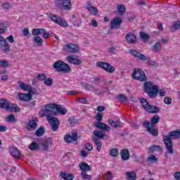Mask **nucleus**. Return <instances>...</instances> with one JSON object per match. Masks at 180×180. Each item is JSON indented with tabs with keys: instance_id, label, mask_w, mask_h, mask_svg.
<instances>
[{
	"instance_id": "nucleus-60",
	"label": "nucleus",
	"mask_w": 180,
	"mask_h": 180,
	"mask_svg": "<svg viewBox=\"0 0 180 180\" xmlns=\"http://www.w3.org/2000/svg\"><path fill=\"white\" fill-rule=\"evenodd\" d=\"M91 25L93 27H98V22H96V20H91Z\"/></svg>"
},
{
	"instance_id": "nucleus-39",
	"label": "nucleus",
	"mask_w": 180,
	"mask_h": 180,
	"mask_svg": "<svg viewBox=\"0 0 180 180\" xmlns=\"http://www.w3.org/2000/svg\"><path fill=\"white\" fill-rule=\"evenodd\" d=\"M94 134L96 137H98V139H103L105 136L103 131L98 130L94 131Z\"/></svg>"
},
{
	"instance_id": "nucleus-18",
	"label": "nucleus",
	"mask_w": 180,
	"mask_h": 180,
	"mask_svg": "<svg viewBox=\"0 0 180 180\" xmlns=\"http://www.w3.org/2000/svg\"><path fill=\"white\" fill-rule=\"evenodd\" d=\"M53 145V141L51 139H46L39 143L41 147L42 151H47L49 147Z\"/></svg>"
},
{
	"instance_id": "nucleus-29",
	"label": "nucleus",
	"mask_w": 180,
	"mask_h": 180,
	"mask_svg": "<svg viewBox=\"0 0 180 180\" xmlns=\"http://www.w3.org/2000/svg\"><path fill=\"white\" fill-rule=\"evenodd\" d=\"M67 115V108L60 105H56V115Z\"/></svg>"
},
{
	"instance_id": "nucleus-14",
	"label": "nucleus",
	"mask_w": 180,
	"mask_h": 180,
	"mask_svg": "<svg viewBox=\"0 0 180 180\" xmlns=\"http://www.w3.org/2000/svg\"><path fill=\"white\" fill-rule=\"evenodd\" d=\"M18 86H20V88H21L22 91H25V92H29L30 94H34V89H33V87L22 81L18 82Z\"/></svg>"
},
{
	"instance_id": "nucleus-27",
	"label": "nucleus",
	"mask_w": 180,
	"mask_h": 180,
	"mask_svg": "<svg viewBox=\"0 0 180 180\" xmlns=\"http://www.w3.org/2000/svg\"><path fill=\"white\" fill-rule=\"evenodd\" d=\"M79 167L82 172H88L91 171V166H89L87 163L82 162L79 164Z\"/></svg>"
},
{
	"instance_id": "nucleus-53",
	"label": "nucleus",
	"mask_w": 180,
	"mask_h": 180,
	"mask_svg": "<svg viewBox=\"0 0 180 180\" xmlns=\"http://www.w3.org/2000/svg\"><path fill=\"white\" fill-rule=\"evenodd\" d=\"M11 6V3L5 2L2 4V7L4 8V9H9Z\"/></svg>"
},
{
	"instance_id": "nucleus-34",
	"label": "nucleus",
	"mask_w": 180,
	"mask_h": 180,
	"mask_svg": "<svg viewBox=\"0 0 180 180\" xmlns=\"http://www.w3.org/2000/svg\"><path fill=\"white\" fill-rule=\"evenodd\" d=\"M136 173L133 172H127L126 173V178L127 180H136Z\"/></svg>"
},
{
	"instance_id": "nucleus-7",
	"label": "nucleus",
	"mask_w": 180,
	"mask_h": 180,
	"mask_svg": "<svg viewBox=\"0 0 180 180\" xmlns=\"http://www.w3.org/2000/svg\"><path fill=\"white\" fill-rule=\"evenodd\" d=\"M129 51H130L131 54H132V56H134V57H136V58H139V60H141L142 61H146L148 60L146 62V64L148 65H152V66L155 65V62L150 60L149 58H147L143 53H141L134 49H130Z\"/></svg>"
},
{
	"instance_id": "nucleus-5",
	"label": "nucleus",
	"mask_w": 180,
	"mask_h": 180,
	"mask_svg": "<svg viewBox=\"0 0 180 180\" xmlns=\"http://www.w3.org/2000/svg\"><path fill=\"white\" fill-rule=\"evenodd\" d=\"M0 108L9 112H19V107L7 100H0Z\"/></svg>"
},
{
	"instance_id": "nucleus-57",
	"label": "nucleus",
	"mask_w": 180,
	"mask_h": 180,
	"mask_svg": "<svg viewBox=\"0 0 180 180\" xmlns=\"http://www.w3.org/2000/svg\"><path fill=\"white\" fill-rule=\"evenodd\" d=\"M7 40L9 43H15V39L13 38V36L10 35L7 37Z\"/></svg>"
},
{
	"instance_id": "nucleus-63",
	"label": "nucleus",
	"mask_w": 180,
	"mask_h": 180,
	"mask_svg": "<svg viewBox=\"0 0 180 180\" xmlns=\"http://www.w3.org/2000/svg\"><path fill=\"white\" fill-rule=\"evenodd\" d=\"M109 53H111V54H116V49L115 47L110 48Z\"/></svg>"
},
{
	"instance_id": "nucleus-25",
	"label": "nucleus",
	"mask_w": 180,
	"mask_h": 180,
	"mask_svg": "<svg viewBox=\"0 0 180 180\" xmlns=\"http://www.w3.org/2000/svg\"><path fill=\"white\" fill-rule=\"evenodd\" d=\"M27 129L28 130H36L37 129V120H34L30 121L27 124Z\"/></svg>"
},
{
	"instance_id": "nucleus-23",
	"label": "nucleus",
	"mask_w": 180,
	"mask_h": 180,
	"mask_svg": "<svg viewBox=\"0 0 180 180\" xmlns=\"http://www.w3.org/2000/svg\"><path fill=\"white\" fill-rule=\"evenodd\" d=\"M87 10L91 15H94V16H96L98 15V8L96 7L93 6L92 4H91V2H87Z\"/></svg>"
},
{
	"instance_id": "nucleus-35",
	"label": "nucleus",
	"mask_w": 180,
	"mask_h": 180,
	"mask_svg": "<svg viewBox=\"0 0 180 180\" xmlns=\"http://www.w3.org/2000/svg\"><path fill=\"white\" fill-rule=\"evenodd\" d=\"M32 41L37 44V46H43V39L40 37H35L33 38Z\"/></svg>"
},
{
	"instance_id": "nucleus-36",
	"label": "nucleus",
	"mask_w": 180,
	"mask_h": 180,
	"mask_svg": "<svg viewBox=\"0 0 180 180\" xmlns=\"http://www.w3.org/2000/svg\"><path fill=\"white\" fill-rule=\"evenodd\" d=\"M117 12L120 15H124V12H126V7L123 4H120L117 6Z\"/></svg>"
},
{
	"instance_id": "nucleus-33",
	"label": "nucleus",
	"mask_w": 180,
	"mask_h": 180,
	"mask_svg": "<svg viewBox=\"0 0 180 180\" xmlns=\"http://www.w3.org/2000/svg\"><path fill=\"white\" fill-rule=\"evenodd\" d=\"M60 177H62V179L64 180L74 179V176H72V174H67V173H64V172L60 173Z\"/></svg>"
},
{
	"instance_id": "nucleus-2",
	"label": "nucleus",
	"mask_w": 180,
	"mask_h": 180,
	"mask_svg": "<svg viewBox=\"0 0 180 180\" xmlns=\"http://www.w3.org/2000/svg\"><path fill=\"white\" fill-rule=\"evenodd\" d=\"M144 89L145 92L148 94L150 98L157 97V95H158V92L160 96H165V95H167V91H165V89H160V87H158V86L155 85V84L151 82H146L144 83Z\"/></svg>"
},
{
	"instance_id": "nucleus-52",
	"label": "nucleus",
	"mask_w": 180,
	"mask_h": 180,
	"mask_svg": "<svg viewBox=\"0 0 180 180\" xmlns=\"http://www.w3.org/2000/svg\"><path fill=\"white\" fill-rule=\"evenodd\" d=\"M164 102L166 105H171V103H172V99L169 97H166L164 99Z\"/></svg>"
},
{
	"instance_id": "nucleus-41",
	"label": "nucleus",
	"mask_w": 180,
	"mask_h": 180,
	"mask_svg": "<svg viewBox=\"0 0 180 180\" xmlns=\"http://www.w3.org/2000/svg\"><path fill=\"white\" fill-rule=\"evenodd\" d=\"M158 160V159L155 155H150L147 158L148 162H150L151 164L157 162Z\"/></svg>"
},
{
	"instance_id": "nucleus-49",
	"label": "nucleus",
	"mask_w": 180,
	"mask_h": 180,
	"mask_svg": "<svg viewBox=\"0 0 180 180\" xmlns=\"http://www.w3.org/2000/svg\"><path fill=\"white\" fill-rule=\"evenodd\" d=\"M140 37H141V39H142V40H148V39H150V37L148 36V34L145 32H141Z\"/></svg>"
},
{
	"instance_id": "nucleus-43",
	"label": "nucleus",
	"mask_w": 180,
	"mask_h": 180,
	"mask_svg": "<svg viewBox=\"0 0 180 180\" xmlns=\"http://www.w3.org/2000/svg\"><path fill=\"white\" fill-rule=\"evenodd\" d=\"M72 18V20L73 22V25L78 27L79 25H81V21L77 19V16H75V15H73Z\"/></svg>"
},
{
	"instance_id": "nucleus-24",
	"label": "nucleus",
	"mask_w": 180,
	"mask_h": 180,
	"mask_svg": "<svg viewBox=\"0 0 180 180\" xmlns=\"http://www.w3.org/2000/svg\"><path fill=\"white\" fill-rule=\"evenodd\" d=\"M125 39L128 43H131V44H134V43H136V40H137L136 35L131 32L128 33L126 35Z\"/></svg>"
},
{
	"instance_id": "nucleus-4",
	"label": "nucleus",
	"mask_w": 180,
	"mask_h": 180,
	"mask_svg": "<svg viewBox=\"0 0 180 180\" xmlns=\"http://www.w3.org/2000/svg\"><path fill=\"white\" fill-rule=\"evenodd\" d=\"M160 122V117L158 115H155L153 117L151 120V123L148 122V121H146L143 122L144 127L147 128V130L152 136H158V131L155 128V124Z\"/></svg>"
},
{
	"instance_id": "nucleus-37",
	"label": "nucleus",
	"mask_w": 180,
	"mask_h": 180,
	"mask_svg": "<svg viewBox=\"0 0 180 180\" xmlns=\"http://www.w3.org/2000/svg\"><path fill=\"white\" fill-rule=\"evenodd\" d=\"M93 141L95 143L97 147V151H101V149L102 148V143L100 142V141L96 138H93Z\"/></svg>"
},
{
	"instance_id": "nucleus-15",
	"label": "nucleus",
	"mask_w": 180,
	"mask_h": 180,
	"mask_svg": "<svg viewBox=\"0 0 180 180\" xmlns=\"http://www.w3.org/2000/svg\"><path fill=\"white\" fill-rule=\"evenodd\" d=\"M0 48L3 51H4V53H8V51H10L11 50L9 48V44H8L6 39L2 37H0Z\"/></svg>"
},
{
	"instance_id": "nucleus-16",
	"label": "nucleus",
	"mask_w": 180,
	"mask_h": 180,
	"mask_svg": "<svg viewBox=\"0 0 180 180\" xmlns=\"http://www.w3.org/2000/svg\"><path fill=\"white\" fill-rule=\"evenodd\" d=\"M123 20L121 18L117 17L111 20L110 26L112 29H119Z\"/></svg>"
},
{
	"instance_id": "nucleus-54",
	"label": "nucleus",
	"mask_w": 180,
	"mask_h": 180,
	"mask_svg": "<svg viewBox=\"0 0 180 180\" xmlns=\"http://www.w3.org/2000/svg\"><path fill=\"white\" fill-rule=\"evenodd\" d=\"M77 102H79V103H86V98H77Z\"/></svg>"
},
{
	"instance_id": "nucleus-10",
	"label": "nucleus",
	"mask_w": 180,
	"mask_h": 180,
	"mask_svg": "<svg viewBox=\"0 0 180 180\" xmlns=\"http://www.w3.org/2000/svg\"><path fill=\"white\" fill-rule=\"evenodd\" d=\"M56 5L58 8L63 11H70L72 8L70 0H56Z\"/></svg>"
},
{
	"instance_id": "nucleus-45",
	"label": "nucleus",
	"mask_w": 180,
	"mask_h": 180,
	"mask_svg": "<svg viewBox=\"0 0 180 180\" xmlns=\"http://www.w3.org/2000/svg\"><path fill=\"white\" fill-rule=\"evenodd\" d=\"M172 28L174 30H179V29H180V21H175V22H174Z\"/></svg>"
},
{
	"instance_id": "nucleus-42",
	"label": "nucleus",
	"mask_w": 180,
	"mask_h": 180,
	"mask_svg": "<svg viewBox=\"0 0 180 180\" xmlns=\"http://www.w3.org/2000/svg\"><path fill=\"white\" fill-rule=\"evenodd\" d=\"M44 85H46V86H51L53 85V78L49 77V78H46L45 80L44 81Z\"/></svg>"
},
{
	"instance_id": "nucleus-47",
	"label": "nucleus",
	"mask_w": 180,
	"mask_h": 180,
	"mask_svg": "<svg viewBox=\"0 0 180 180\" xmlns=\"http://www.w3.org/2000/svg\"><path fill=\"white\" fill-rule=\"evenodd\" d=\"M6 120L9 122L10 123H13V122H16V119L13 115H10L7 117H6Z\"/></svg>"
},
{
	"instance_id": "nucleus-55",
	"label": "nucleus",
	"mask_w": 180,
	"mask_h": 180,
	"mask_svg": "<svg viewBox=\"0 0 180 180\" xmlns=\"http://www.w3.org/2000/svg\"><path fill=\"white\" fill-rule=\"evenodd\" d=\"M47 78V76L46 75H38V79L39 81H45V79Z\"/></svg>"
},
{
	"instance_id": "nucleus-48",
	"label": "nucleus",
	"mask_w": 180,
	"mask_h": 180,
	"mask_svg": "<svg viewBox=\"0 0 180 180\" xmlns=\"http://www.w3.org/2000/svg\"><path fill=\"white\" fill-rule=\"evenodd\" d=\"M96 119L98 122H102V119H103V113L98 112L96 115Z\"/></svg>"
},
{
	"instance_id": "nucleus-32",
	"label": "nucleus",
	"mask_w": 180,
	"mask_h": 180,
	"mask_svg": "<svg viewBox=\"0 0 180 180\" xmlns=\"http://www.w3.org/2000/svg\"><path fill=\"white\" fill-rule=\"evenodd\" d=\"M42 33H44V29L34 28L32 30L33 36L39 37V35L42 34Z\"/></svg>"
},
{
	"instance_id": "nucleus-22",
	"label": "nucleus",
	"mask_w": 180,
	"mask_h": 180,
	"mask_svg": "<svg viewBox=\"0 0 180 180\" xmlns=\"http://www.w3.org/2000/svg\"><path fill=\"white\" fill-rule=\"evenodd\" d=\"M95 126L97 127L98 129H101L105 131H110V127L103 122H96Z\"/></svg>"
},
{
	"instance_id": "nucleus-21",
	"label": "nucleus",
	"mask_w": 180,
	"mask_h": 180,
	"mask_svg": "<svg viewBox=\"0 0 180 180\" xmlns=\"http://www.w3.org/2000/svg\"><path fill=\"white\" fill-rule=\"evenodd\" d=\"M67 60L68 63L70 64H74L75 65H79V64H82V60L77 59L73 56H68L67 57Z\"/></svg>"
},
{
	"instance_id": "nucleus-59",
	"label": "nucleus",
	"mask_w": 180,
	"mask_h": 180,
	"mask_svg": "<svg viewBox=\"0 0 180 180\" xmlns=\"http://www.w3.org/2000/svg\"><path fill=\"white\" fill-rule=\"evenodd\" d=\"M112 173L110 172H108L106 174H105V177H106V179L105 180H110L112 179Z\"/></svg>"
},
{
	"instance_id": "nucleus-40",
	"label": "nucleus",
	"mask_w": 180,
	"mask_h": 180,
	"mask_svg": "<svg viewBox=\"0 0 180 180\" xmlns=\"http://www.w3.org/2000/svg\"><path fill=\"white\" fill-rule=\"evenodd\" d=\"M35 134L37 136V137H41V135L44 134V127H40L38 129H37Z\"/></svg>"
},
{
	"instance_id": "nucleus-20",
	"label": "nucleus",
	"mask_w": 180,
	"mask_h": 180,
	"mask_svg": "<svg viewBox=\"0 0 180 180\" xmlns=\"http://www.w3.org/2000/svg\"><path fill=\"white\" fill-rule=\"evenodd\" d=\"M18 98L20 99V101H24L25 102H29V101H32V95L30 93H20L18 94Z\"/></svg>"
},
{
	"instance_id": "nucleus-30",
	"label": "nucleus",
	"mask_w": 180,
	"mask_h": 180,
	"mask_svg": "<svg viewBox=\"0 0 180 180\" xmlns=\"http://www.w3.org/2000/svg\"><path fill=\"white\" fill-rule=\"evenodd\" d=\"M121 157L124 161H127V160H129V150L123 149L121 151Z\"/></svg>"
},
{
	"instance_id": "nucleus-8",
	"label": "nucleus",
	"mask_w": 180,
	"mask_h": 180,
	"mask_svg": "<svg viewBox=\"0 0 180 180\" xmlns=\"http://www.w3.org/2000/svg\"><path fill=\"white\" fill-rule=\"evenodd\" d=\"M48 18L52 20V22H54V23H56V25H59L60 26H62L63 27H67L68 26V22L65 20H63L61 18V17L53 14V13H48L47 14Z\"/></svg>"
},
{
	"instance_id": "nucleus-64",
	"label": "nucleus",
	"mask_w": 180,
	"mask_h": 180,
	"mask_svg": "<svg viewBox=\"0 0 180 180\" xmlns=\"http://www.w3.org/2000/svg\"><path fill=\"white\" fill-rule=\"evenodd\" d=\"M105 110V107L103 105H99L97 107L98 112H103Z\"/></svg>"
},
{
	"instance_id": "nucleus-56",
	"label": "nucleus",
	"mask_w": 180,
	"mask_h": 180,
	"mask_svg": "<svg viewBox=\"0 0 180 180\" xmlns=\"http://www.w3.org/2000/svg\"><path fill=\"white\" fill-rule=\"evenodd\" d=\"M86 148L88 150V151H92L94 146H92V143H86Z\"/></svg>"
},
{
	"instance_id": "nucleus-44",
	"label": "nucleus",
	"mask_w": 180,
	"mask_h": 180,
	"mask_svg": "<svg viewBox=\"0 0 180 180\" xmlns=\"http://www.w3.org/2000/svg\"><path fill=\"white\" fill-rule=\"evenodd\" d=\"M109 154L111 157H117L119 155V151L116 148H112L110 150Z\"/></svg>"
},
{
	"instance_id": "nucleus-50",
	"label": "nucleus",
	"mask_w": 180,
	"mask_h": 180,
	"mask_svg": "<svg viewBox=\"0 0 180 180\" xmlns=\"http://www.w3.org/2000/svg\"><path fill=\"white\" fill-rule=\"evenodd\" d=\"M22 34L23 36H25V37H27L29 34H30V31H29V28L25 27L22 30Z\"/></svg>"
},
{
	"instance_id": "nucleus-11",
	"label": "nucleus",
	"mask_w": 180,
	"mask_h": 180,
	"mask_svg": "<svg viewBox=\"0 0 180 180\" xmlns=\"http://www.w3.org/2000/svg\"><path fill=\"white\" fill-rule=\"evenodd\" d=\"M96 67L98 68H103L106 72H110V74H113L115 72V68L109 65V63L106 62H97L96 63Z\"/></svg>"
},
{
	"instance_id": "nucleus-1",
	"label": "nucleus",
	"mask_w": 180,
	"mask_h": 180,
	"mask_svg": "<svg viewBox=\"0 0 180 180\" xmlns=\"http://www.w3.org/2000/svg\"><path fill=\"white\" fill-rule=\"evenodd\" d=\"M44 108H45L44 110L39 112V116H41V117L46 116V120L51 125L53 131H57L58 126H60V122H58V120L56 117H53L57 115V105L46 104ZM50 115L52 116H50Z\"/></svg>"
},
{
	"instance_id": "nucleus-13",
	"label": "nucleus",
	"mask_w": 180,
	"mask_h": 180,
	"mask_svg": "<svg viewBox=\"0 0 180 180\" xmlns=\"http://www.w3.org/2000/svg\"><path fill=\"white\" fill-rule=\"evenodd\" d=\"M63 50L68 53H78L79 51V46L74 44H68L63 46Z\"/></svg>"
},
{
	"instance_id": "nucleus-3",
	"label": "nucleus",
	"mask_w": 180,
	"mask_h": 180,
	"mask_svg": "<svg viewBox=\"0 0 180 180\" xmlns=\"http://www.w3.org/2000/svg\"><path fill=\"white\" fill-rule=\"evenodd\" d=\"M180 138V129L177 131H170L169 136H165L163 137V141L165 144L166 148L169 154H174V149L172 148V140L171 139H179Z\"/></svg>"
},
{
	"instance_id": "nucleus-9",
	"label": "nucleus",
	"mask_w": 180,
	"mask_h": 180,
	"mask_svg": "<svg viewBox=\"0 0 180 180\" xmlns=\"http://www.w3.org/2000/svg\"><path fill=\"white\" fill-rule=\"evenodd\" d=\"M141 103L143 109H145L146 112H149V113H158V112H160V108H158V107L150 105V103L144 98L141 99Z\"/></svg>"
},
{
	"instance_id": "nucleus-28",
	"label": "nucleus",
	"mask_w": 180,
	"mask_h": 180,
	"mask_svg": "<svg viewBox=\"0 0 180 180\" xmlns=\"http://www.w3.org/2000/svg\"><path fill=\"white\" fill-rule=\"evenodd\" d=\"M151 50L153 51V53H158L161 51L162 50V45H161V42L155 43L152 46Z\"/></svg>"
},
{
	"instance_id": "nucleus-6",
	"label": "nucleus",
	"mask_w": 180,
	"mask_h": 180,
	"mask_svg": "<svg viewBox=\"0 0 180 180\" xmlns=\"http://www.w3.org/2000/svg\"><path fill=\"white\" fill-rule=\"evenodd\" d=\"M53 68L58 71V72H65L67 74L71 71V68L68 64L64 63V61L58 60L53 64Z\"/></svg>"
},
{
	"instance_id": "nucleus-61",
	"label": "nucleus",
	"mask_w": 180,
	"mask_h": 180,
	"mask_svg": "<svg viewBox=\"0 0 180 180\" xmlns=\"http://www.w3.org/2000/svg\"><path fill=\"white\" fill-rule=\"evenodd\" d=\"M118 99H120V101H127V98L126 96H124V95H123V94L119 95V96H118Z\"/></svg>"
},
{
	"instance_id": "nucleus-51",
	"label": "nucleus",
	"mask_w": 180,
	"mask_h": 180,
	"mask_svg": "<svg viewBox=\"0 0 180 180\" xmlns=\"http://www.w3.org/2000/svg\"><path fill=\"white\" fill-rule=\"evenodd\" d=\"M8 61L7 60H0V67H3L4 68H6L8 67Z\"/></svg>"
},
{
	"instance_id": "nucleus-19",
	"label": "nucleus",
	"mask_w": 180,
	"mask_h": 180,
	"mask_svg": "<svg viewBox=\"0 0 180 180\" xmlns=\"http://www.w3.org/2000/svg\"><path fill=\"white\" fill-rule=\"evenodd\" d=\"M9 153L14 158H20V157H22L20 151L15 147H11L9 149Z\"/></svg>"
},
{
	"instance_id": "nucleus-38",
	"label": "nucleus",
	"mask_w": 180,
	"mask_h": 180,
	"mask_svg": "<svg viewBox=\"0 0 180 180\" xmlns=\"http://www.w3.org/2000/svg\"><path fill=\"white\" fill-rule=\"evenodd\" d=\"M82 179L83 180H92V176L86 174V172H82L81 173Z\"/></svg>"
},
{
	"instance_id": "nucleus-17",
	"label": "nucleus",
	"mask_w": 180,
	"mask_h": 180,
	"mask_svg": "<svg viewBox=\"0 0 180 180\" xmlns=\"http://www.w3.org/2000/svg\"><path fill=\"white\" fill-rule=\"evenodd\" d=\"M78 139V134L76 132H72V135L66 134L64 136V140L65 143H72L74 141H77Z\"/></svg>"
},
{
	"instance_id": "nucleus-46",
	"label": "nucleus",
	"mask_w": 180,
	"mask_h": 180,
	"mask_svg": "<svg viewBox=\"0 0 180 180\" xmlns=\"http://www.w3.org/2000/svg\"><path fill=\"white\" fill-rule=\"evenodd\" d=\"M160 150V146L155 145L149 148V153H154V151H159Z\"/></svg>"
},
{
	"instance_id": "nucleus-62",
	"label": "nucleus",
	"mask_w": 180,
	"mask_h": 180,
	"mask_svg": "<svg viewBox=\"0 0 180 180\" xmlns=\"http://www.w3.org/2000/svg\"><path fill=\"white\" fill-rule=\"evenodd\" d=\"M42 34H44V39H49V37H50V34L49 33V32H46V30H44V33H42Z\"/></svg>"
},
{
	"instance_id": "nucleus-12",
	"label": "nucleus",
	"mask_w": 180,
	"mask_h": 180,
	"mask_svg": "<svg viewBox=\"0 0 180 180\" xmlns=\"http://www.w3.org/2000/svg\"><path fill=\"white\" fill-rule=\"evenodd\" d=\"M132 78L138 81L144 82L146 79L144 72L139 68H136L132 74Z\"/></svg>"
},
{
	"instance_id": "nucleus-58",
	"label": "nucleus",
	"mask_w": 180,
	"mask_h": 180,
	"mask_svg": "<svg viewBox=\"0 0 180 180\" xmlns=\"http://www.w3.org/2000/svg\"><path fill=\"white\" fill-rule=\"evenodd\" d=\"M174 178L177 180H180V172H176L173 174Z\"/></svg>"
},
{
	"instance_id": "nucleus-26",
	"label": "nucleus",
	"mask_w": 180,
	"mask_h": 180,
	"mask_svg": "<svg viewBox=\"0 0 180 180\" xmlns=\"http://www.w3.org/2000/svg\"><path fill=\"white\" fill-rule=\"evenodd\" d=\"M108 123L111 127H114V129H117V127H122V122L120 120L113 121V120H108Z\"/></svg>"
},
{
	"instance_id": "nucleus-31",
	"label": "nucleus",
	"mask_w": 180,
	"mask_h": 180,
	"mask_svg": "<svg viewBox=\"0 0 180 180\" xmlns=\"http://www.w3.org/2000/svg\"><path fill=\"white\" fill-rule=\"evenodd\" d=\"M29 149L31 151H37V150H40V145L36 142H32L29 146Z\"/></svg>"
}]
</instances>
